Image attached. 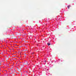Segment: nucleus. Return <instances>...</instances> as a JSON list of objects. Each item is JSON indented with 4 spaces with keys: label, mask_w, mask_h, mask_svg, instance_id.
I'll return each mask as SVG.
<instances>
[{
    "label": "nucleus",
    "mask_w": 76,
    "mask_h": 76,
    "mask_svg": "<svg viewBox=\"0 0 76 76\" xmlns=\"http://www.w3.org/2000/svg\"><path fill=\"white\" fill-rule=\"evenodd\" d=\"M28 64V62L27 61H26L25 62V64Z\"/></svg>",
    "instance_id": "f03ea898"
},
{
    "label": "nucleus",
    "mask_w": 76,
    "mask_h": 76,
    "mask_svg": "<svg viewBox=\"0 0 76 76\" xmlns=\"http://www.w3.org/2000/svg\"><path fill=\"white\" fill-rule=\"evenodd\" d=\"M46 61H45V62Z\"/></svg>",
    "instance_id": "423d86ee"
},
{
    "label": "nucleus",
    "mask_w": 76,
    "mask_h": 76,
    "mask_svg": "<svg viewBox=\"0 0 76 76\" xmlns=\"http://www.w3.org/2000/svg\"><path fill=\"white\" fill-rule=\"evenodd\" d=\"M34 54V53H32V54Z\"/></svg>",
    "instance_id": "39448f33"
},
{
    "label": "nucleus",
    "mask_w": 76,
    "mask_h": 76,
    "mask_svg": "<svg viewBox=\"0 0 76 76\" xmlns=\"http://www.w3.org/2000/svg\"><path fill=\"white\" fill-rule=\"evenodd\" d=\"M69 7H70V6H68L67 7H68V9H69Z\"/></svg>",
    "instance_id": "7ed1b4c3"
},
{
    "label": "nucleus",
    "mask_w": 76,
    "mask_h": 76,
    "mask_svg": "<svg viewBox=\"0 0 76 76\" xmlns=\"http://www.w3.org/2000/svg\"><path fill=\"white\" fill-rule=\"evenodd\" d=\"M26 72H27V71H26Z\"/></svg>",
    "instance_id": "1a4fd4ad"
},
{
    "label": "nucleus",
    "mask_w": 76,
    "mask_h": 76,
    "mask_svg": "<svg viewBox=\"0 0 76 76\" xmlns=\"http://www.w3.org/2000/svg\"><path fill=\"white\" fill-rule=\"evenodd\" d=\"M17 69H18V68H17Z\"/></svg>",
    "instance_id": "6e6552de"
},
{
    "label": "nucleus",
    "mask_w": 76,
    "mask_h": 76,
    "mask_svg": "<svg viewBox=\"0 0 76 76\" xmlns=\"http://www.w3.org/2000/svg\"><path fill=\"white\" fill-rule=\"evenodd\" d=\"M12 68H13V67H12Z\"/></svg>",
    "instance_id": "9d476101"
},
{
    "label": "nucleus",
    "mask_w": 76,
    "mask_h": 76,
    "mask_svg": "<svg viewBox=\"0 0 76 76\" xmlns=\"http://www.w3.org/2000/svg\"><path fill=\"white\" fill-rule=\"evenodd\" d=\"M1 64H0V66H1Z\"/></svg>",
    "instance_id": "20e7f679"
},
{
    "label": "nucleus",
    "mask_w": 76,
    "mask_h": 76,
    "mask_svg": "<svg viewBox=\"0 0 76 76\" xmlns=\"http://www.w3.org/2000/svg\"><path fill=\"white\" fill-rule=\"evenodd\" d=\"M17 69H18V68H17Z\"/></svg>",
    "instance_id": "0eeeda50"
},
{
    "label": "nucleus",
    "mask_w": 76,
    "mask_h": 76,
    "mask_svg": "<svg viewBox=\"0 0 76 76\" xmlns=\"http://www.w3.org/2000/svg\"><path fill=\"white\" fill-rule=\"evenodd\" d=\"M47 45H48V46H49V45H51V44L50 43H47Z\"/></svg>",
    "instance_id": "f257e3e1"
}]
</instances>
